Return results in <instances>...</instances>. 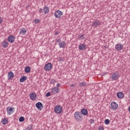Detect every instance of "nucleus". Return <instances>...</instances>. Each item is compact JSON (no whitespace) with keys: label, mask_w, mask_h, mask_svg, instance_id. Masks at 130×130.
Listing matches in <instances>:
<instances>
[{"label":"nucleus","mask_w":130,"mask_h":130,"mask_svg":"<svg viewBox=\"0 0 130 130\" xmlns=\"http://www.w3.org/2000/svg\"><path fill=\"white\" fill-rule=\"evenodd\" d=\"M75 119L76 121H82L83 120V115L81 112H76L74 114Z\"/></svg>","instance_id":"f257e3e1"},{"label":"nucleus","mask_w":130,"mask_h":130,"mask_svg":"<svg viewBox=\"0 0 130 130\" xmlns=\"http://www.w3.org/2000/svg\"><path fill=\"white\" fill-rule=\"evenodd\" d=\"M102 25V22L99 20H95L93 21L92 24H91L92 27L93 28H97L98 27H100Z\"/></svg>","instance_id":"f03ea898"},{"label":"nucleus","mask_w":130,"mask_h":130,"mask_svg":"<svg viewBox=\"0 0 130 130\" xmlns=\"http://www.w3.org/2000/svg\"><path fill=\"white\" fill-rule=\"evenodd\" d=\"M54 111L55 113L57 114H59V113H61L62 111V107L61 106H56L54 108Z\"/></svg>","instance_id":"7ed1b4c3"},{"label":"nucleus","mask_w":130,"mask_h":130,"mask_svg":"<svg viewBox=\"0 0 130 130\" xmlns=\"http://www.w3.org/2000/svg\"><path fill=\"white\" fill-rule=\"evenodd\" d=\"M52 68V64H51V63H48L46 64L44 66V70L47 72L50 71Z\"/></svg>","instance_id":"20e7f679"},{"label":"nucleus","mask_w":130,"mask_h":130,"mask_svg":"<svg viewBox=\"0 0 130 130\" xmlns=\"http://www.w3.org/2000/svg\"><path fill=\"white\" fill-rule=\"evenodd\" d=\"M63 14V13H62L60 10H57L54 13V17H55V18H60V16H62Z\"/></svg>","instance_id":"39448f33"},{"label":"nucleus","mask_w":130,"mask_h":130,"mask_svg":"<svg viewBox=\"0 0 130 130\" xmlns=\"http://www.w3.org/2000/svg\"><path fill=\"white\" fill-rule=\"evenodd\" d=\"M115 48L117 51H120L123 49V45L122 44H118L115 45Z\"/></svg>","instance_id":"423d86ee"},{"label":"nucleus","mask_w":130,"mask_h":130,"mask_svg":"<svg viewBox=\"0 0 130 130\" xmlns=\"http://www.w3.org/2000/svg\"><path fill=\"white\" fill-rule=\"evenodd\" d=\"M117 107H118V105L116 104V103L113 102L111 104V109H113V110H116V109H117Z\"/></svg>","instance_id":"0eeeda50"},{"label":"nucleus","mask_w":130,"mask_h":130,"mask_svg":"<svg viewBox=\"0 0 130 130\" xmlns=\"http://www.w3.org/2000/svg\"><path fill=\"white\" fill-rule=\"evenodd\" d=\"M36 107H37L39 110H42V109H43V105L41 102H38L36 104Z\"/></svg>","instance_id":"6e6552de"},{"label":"nucleus","mask_w":130,"mask_h":130,"mask_svg":"<svg viewBox=\"0 0 130 130\" xmlns=\"http://www.w3.org/2000/svg\"><path fill=\"white\" fill-rule=\"evenodd\" d=\"M119 78V74L118 73H115L112 74L111 79L112 81H115L117 79Z\"/></svg>","instance_id":"1a4fd4ad"},{"label":"nucleus","mask_w":130,"mask_h":130,"mask_svg":"<svg viewBox=\"0 0 130 130\" xmlns=\"http://www.w3.org/2000/svg\"><path fill=\"white\" fill-rule=\"evenodd\" d=\"M15 36L12 35L8 37V41L10 43H14V42H15Z\"/></svg>","instance_id":"9d476101"},{"label":"nucleus","mask_w":130,"mask_h":130,"mask_svg":"<svg viewBox=\"0 0 130 130\" xmlns=\"http://www.w3.org/2000/svg\"><path fill=\"white\" fill-rule=\"evenodd\" d=\"M80 113H81L82 115H84L86 116V115H88V110L83 108L81 109Z\"/></svg>","instance_id":"9b49d317"},{"label":"nucleus","mask_w":130,"mask_h":130,"mask_svg":"<svg viewBox=\"0 0 130 130\" xmlns=\"http://www.w3.org/2000/svg\"><path fill=\"white\" fill-rule=\"evenodd\" d=\"M29 97L31 100H36V97H37V95H36V93L31 92L29 94Z\"/></svg>","instance_id":"f8f14e48"},{"label":"nucleus","mask_w":130,"mask_h":130,"mask_svg":"<svg viewBox=\"0 0 130 130\" xmlns=\"http://www.w3.org/2000/svg\"><path fill=\"white\" fill-rule=\"evenodd\" d=\"M117 96L119 99H123V98H124V94L121 92H118L117 94Z\"/></svg>","instance_id":"ddd939ff"},{"label":"nucleus","mask_w":130,"mask_h":130,"mask_svg":"<svg viewBox=\"0 0 130 130\" xmlns=\"http://www.w3.org/2000/svg\"><path fill=\"white\" fill-rule=\"evenodd\" d=\"M52 92L53 94H57V93H58L59 92V88L58 87H54L52 89Z\"/></svg>","instance_id":"4468645a"},{"label":"nucleus","mask_w":130,"mask_h":130,"mask_svg":"<svg viewBox=\"0 0 130 130\" xmlns=\"http://www.w3.org/2000/svg\"><path fill=\"white\" fill-rule=\"evenodd\" d=\"M14 73L12 72H10L8 75V80H12L14 78Z\"/></svg>","instance_id":"2eb2a0df"},{"label":"nucleus","mask_w":130,"mask_h":130,"mask_svg":"<svg viewBox=\"0 0 130 130\" xmlns=\"http://www.w3.org/2000/svg\"><path fill=\"white\" fill-rule=\"evenodd\" d=\"M86 48V45L85 44H81L79 45V49L80 50H85Z\"/></svg>","instance_id":"dca6fc26"},{"label":"nucleus","mask_w":130,"mask_h":130,"mask_svg":"<svg viewBox=\"0 0 130 130\" xmlns=\"http://www.w3.org/2000/svg\"><path fill=\"white\" fill-rule=\"evenodd\" d=\"M7 113L8 115H11L12 113H13V108H11V107L7 108Z\"/></svg>","instance_id":"f3484780"},{"label":"nucleus","mask_w":130,"mask_h":130,"mask_svg":"<svg viewBox=\"0 0 130 130\" xmlns=\"http://www.w3.org/2000/svg\"><path fill=\"white\" fill-rule=\"evenodd\" d=\"M59 46L60 48H64V47H66V42L62 41L60 43H59Z\"/></svg>","instance_id":"a211bd4d"},{"label":"nucleus","mask_w":130,"mask_h":130,"mask_svg":"<svg viewBox=\"0 0 130 130\" xmlns=\"http://www.w3.org/2000/svg\"><path fill=\"white\" fill-rule=\"evenodd\" d=\"M27 80V77L26 76H23L21 77V78L19 80V82L20 83H23V82H24V81H26Z\"/></svg>","instance_id":"6ab92c4d"},{"label":"nucleus","mask_w":130,"mask_h":130,"mask_svg":"<svg viewBox=\"0 0 130 130\" xmlns=\"http://www.w3.org/2000/svg\"><path fill=\"white\" fill-rule=\"evenodd\" d=\"M44 14H48V13H49V8L47 6L44 7Z\"/></svg>","instance_id":"aec40b11"},{"label":"nucleus","mask_w":130,"mask_h":130,"mask_svg":"<svg viewBox=\"0 0 130 130\" xmlns=\"http://www.w3.org/2000/svg\"><path fill=\"white\" fill-rule=\"evenodd\" d=\"M24 71L26 73V74H28V73L31 72V68L29 66H27L26 67H25Z\"/></svg>","instance_id":"412c9836"},{"label":"nucleus","mask_w":130,"mask_h":130,"mask_svg":"<svg viewBox=\"0 0 130 130\" xmlns=\"http://www.w3.org/2000/svg\"><path fill=\"white\" fill-rule=\"evenodd\" d=\"M26 32H27V30L25 28H21L20 34H22V35H25L26 34Z\"/></svg>","instance_id":"4be33fe9"},{"label":"nucleus","mask_w":130,"mask_h":130,"mask_svg":"<svg viewBox=\"0 0 130 130\" xmlns=\"http://www.w3.org/2000/svg\"><path fill=\"white\" fill-rule=\"evenodd\" d=\"M1 122L2 124H7V123H8V119L4 118L2 120Z\"/></svg>","instance_id":"5701e85b"},{"label":"nucleus","mask_w":130,"mask_h":130,"mask_svg":"<svg viewBox=\"0 0 130 130\" xmlns=\"http://www.w3.org/2000/svg\"><path fill=\"white\" fill-rule=\"evenodd\" d=\"M87 86V82H83L79 84L80 87H86Z\"/></svg>","instance_id":"b1692460"},{"label":"nucleus","mask_w":130,"mask_h":130,"mask_svg":"<svg viewBox=\"0 0 130 130\" xmlns=\"http://www.w3.org/2000/svg\"><path fill=\"white\" fill-rule=\"evenodd\" d=\"M8 46H9V43H8V42H4V43H3V47L5 48L6 47H8Z\"/></svg>","instance_id":"393cba45"},{"label":"nucleus","mask_w":130,"mask_h":130,"mask_svg":"<svg viewBox=\"0 0 130 130\" xmlns=\"http://www.w3.org/2000/svg\"><path fill=\"white\" fill-rule=\"evenodd\" d=\"M24 120H25V118L23 116L20 117L19 119V121L20 122H23V121H24Z\"/></svg>","instance_id":"a878e982"},{"label":"nucleus","mask_w":130,"mask_h":130,"mask_svg":"<svg viewBox=\"0 0 130 130\" xmlns=\"http://www.w3.org/2000/svg\"><path fill=\"white\" fill-rule=\"evenodd\" d=\"M105 124H109L110 123V121L108 119H106L105 120Z\"/></svg>","instance_id":"bb28decb"},{"label":"nucleus","mask_w":130,"mask_h":130,"mask_svg":"<svg viewBox=\"0 0 130 130\" xmlns=\"http://www.w3.org/2000/svg\"><path fill=\"white\" fill-rule=\"evenodd\" d=\"M49 96H51V93H50V92H48L46 94V97H49Z\"/></svg>","instance_id":"cd10ccee"},{"label":"nucleus","mask_w":130,"mask_h":130,"mask_svg":"<svg viewBox=\"0 0 130 130\" xmlns=\"http://www.w3.org/2000/svg\"><path fill=\"white\" fill-rule=\"evenodd\" d=\"M32 128V125H29L28 127H27L25 130H31Z\"/></svg>","instance_id":"c85d7f7f"},{"label":"nucleus","mask_w":130,"mask_h":130,"mask_svg":"<svg viewBox=\"0 0 130 130\" xmlns=\"http://www.w3.org/2000/svg\"><path fill=\"white\" fill-rule=\"evenodd\" d=\"M40 21V20H39V19H36L35 20V22L36 24L39 23Z\"/></svg>","instance_id":"c756f323"},{"label":"nucleus","mask_w":130,"mask_h":130,"mask_svg":"<svg viewBox=\"0 0 130 130\" xmlns=\"http://www.w3.org/2000/svg\"><path fill=\"white\" fill-rule=\"evenodd\" d=\"M42 11H43V9H41V8H40V9H39V13H42Z\"/></svg>","instance_id":"7c9ffc66"},{"label":"nucleus","mask_w":130,"mask_h":130,"mask_svg":"<svg viewBox=\"0 0 130 130\" xmlns=\"http://www.w3.org/2000/svg\"><path fill=\"white\" fill-rule=\"evenodd\" d=\"M99 130H104V128L103 127H100Z\"/></svg>","instance_id":"2f4dec72"},{"label":"nucleus","mask_w":130,"mask_h":130,"mask_svg":"<svg viewBox=\"0 0 130 130\" xmlns=\"http://www.w3.org/2000/svg\"><path fill=\"white\" fill-rule=\"evenodd\" d=\"M56 86H57V88H58V87H60V83H57L56 84Z\"/></svg>","instance_id":"473e14b6"},{"label":"nucleus","mask_w":130,"mask_h":130,"mask_svg":"<svg viewBox=\"0 0 130 130\" xmlns=\"http://www.w3.org/2000/svg\"><path fill=\"white\" fill-rule=\"evenodd\" d=\"M51 82H52V84H54V83H55V80L53 79L51 80Z\"/></svg>","instance_id":"72a5a7b5"},{"label":"nucleus","mask_w":130,"mask_h":130,"mask_svg":"<svg viewBox=\"0 0 130 130\" xmlns=\"http://www.w3.org/2000/svg\"><path fill=\"white\" fill-rule=\"evenodd\" d=\"M83 36H84V35H79V38H82V37H83Z\"/></svg>","instance_id":"f704fd0d"},{"label":"nucleus","mask_w":130,"mask_h":130,"mask_svg":"<svg viewBox=\"0 0 130 130\" xmlns=\"http://www.w3.org/2000/svg\"><path fill=\"white\" fill-rule=\"evenodd\" d=\"M58 34H59V32L58 31H56L55 32V35H58Z\"/></svg>","instance_id":"c9c22d12"},{"label":"nucleus","mask_w":130,"mask_h":130,"mask_svg":"<svg viewBox=\"0 0 130 130\" xmlns=\"http://www.w3.org/2000/svg\"><path fill=\"white\" fill-rule=\"evenodd\" d=\"M60 40V39H57L56 40V42H58V43H59Z\"/></svg>","instance_id":"e433bc0d"},{"label":"nucleus","mask_w":130,"mask_h":130,"mask_svg":"<svg viewBox=\"0 0 130 130\" xmlns=\"http://www.w3.org/2000/svg\"><path fill=\"white\" fill-rule=\"evenodd\" d=\"M76 85L75 84H71L70 87H75Z\"/></svg>","instance_id":"4c0bfd02"},{"label":"nucleus","mask_w":130,"mask_h":130,"mask_svg":"<svg viewBox=\"0 0 130 130\" xmlns=\"http://www.w3.org/2000/svg\"><path fill=\"white\" fill-rule=\"evenodd\" d=\"M2 23H3V20L0 18V24H2Z\"/></svg>","instance_id":"58836bf2"},{"label":"nucleus","mask_w":130,"mask_h":130,"mask_svg":"<svg viewBox=\"0 0 130 130\" xmlns=\"http://www.w3.org/2000/svg\"><path fill=\"white\" fill-rule=\"evenodd\" d=\"M90 120L91 122H94V120H93L92 119H90Z\"/></svg>","instance_id":"ea45409f"},{"label":"nucleus","mask_w":130,"mask_h":130,"mask_svg":"<svg viewBox=\"0 0 130 130\" xmlns=\"http://www.w3.org/2000/svg\"><path fill=\"white\" fill-rule=\"evenodd\" d=\"M105 48H108V46L107 45L105 46Z\"/></svg>","instance_id":"a19ab883"},{"label":"nucleus","mask_w":130,"mask_h":130,"mask_svg":"<svg viewBox=\"0 0 130 130\" xmlns=\"http://www.w3.org/2000/svg\"><path fill=\"white\" fill-rule=\"evenodd\" d=\"M43 12H44V9H43L42 10V13H43Z\"/></svg>","instance_id":"79ce46f5"}]
</instances>
